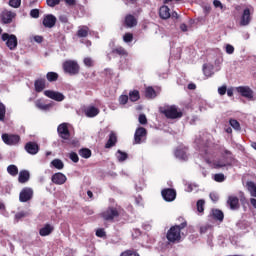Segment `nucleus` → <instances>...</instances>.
Masks as SVG:
<instances>
[{
    "instance_id": "obj_60",
    "label": "nucleus",
    "mask_w": 256,
    "mask_h": 256,
    "mask_svg": "<svg viewBox=\"0 0 256 256\" xmlns=\"http://www.w3.org/2000/svg\"><path fill=\"white\" fill-rule=\"evenodd\" d=\"M180 29H181V31H183V33H187V31H188L187 24L182 23V24L180 25Z\"/></svg>"
},
{
    "instance_id": "obj_5",
    "label": "nucleus",
    "mask_w": 256,
    "mask_h": 256,
    "mask_svg": "<svg viewBox=\"0 0 256 256\" xmlns=\"http://www.w3.org/2000/svg\"><path fill=\"white\" fill-rule=\"evenodd\" d=\"M2 41H6V47H8L10 51H15L17 49L18 41L17 36L14 34L3 33Z\"/></svg>"
},
{
    "instance_id": "obj_33",
    "label": "nucleus",
    "mask_w": 256,
    "mask_h": 256,
    "mask_svg": "<svg viewBox=\"0 0 256 256\" xmlns=\"http://www.w3.org/2000/svg\"><path fill=\"white\" fill-rule=\"evenodd\" d=\"M7 173H9L11 177H17V175H19V168L15 164H11L7 167Z\"/></svg>"
},
{
    "instance_id": "obj_62",
    "label": "nucleus",
    "mask_w": 256,
    "mask_h": 256,
    "mask_svg": "<svg viewBox=\"0 0 256 256\" xmlns=\"http://www.w3.org/2000/svg\"><path fill=\"white\" fill-rule=\"evenodd\" d=\"M34 41L36 43H43V38H42V36H35L34 37Z\"/></svg>"
},
{
    "instance_id": "obj_37",
    "label": "nucleus",
    "mask_w": 256,
    "mask_h": 256,
    "mask_svg": "<svg viewBox=\"0 0 256 256\" xmlns=\"http://www.w3.org/2000/svg\"><path fill=\"white\" fill-rule=\"evenodd\" d=\"M118 155H117V159L120 163H123V161H127L129 155L126 152H123L121 150L117 151Z\"/></svg>"
},
{
    "instance_id": "obj_56",
    "label": "nucleus",
    "mask_w": 256,
    "mask_h": 256,
    "mask_svg": "<svg viewBox=\"0 0 256 256\" xmlns=\"http://www.w3.org/2000/svg\"><path fill=\"white\" fill-rule=\"evenodd\" d=\"M210 199L213 201V203H217V201H219V195L215 192H211Z\"/></svg>"
},
{
    "instance_id": "obj_51",
    "label": "nucleus",
    "mask_w": 256,
    "mask_h": 256,
    "mask_svg": "<svg viewBox=\"0 0 256 256\" xmlns=\"http://www.w3.org/2000/svg\"><path fill=\"white\" fill-rule=\"evenodd\" d=\"M48 7H56V5H59L61 3V0H46Z\"/></svg>"
},
{
    "instance_id": "obj_18",
    "label": "nucleus",
    "mask_w": 256,
    "mask_h": 256,
    "mask_svg": "<svg viewBox=\"0 0 256 256\" xmlns=\"http://www.w3.org/2000/svg\"><path fill=\"white\" fill-rule=\"evenodd\" d=\"M51 180L55 185H64V183L67 182V176L61 172H58L52 175Z\"/></svg>"
},
{
    "instance_id": "obj_17",
    "label": "nucleus",
    "mask_w": 256,
    "mask_h": 256,
    "mask_svg": "<svg viewBox=\"0 0 256 256\" xmlns=\"http://www.w3.org/2000/svg\"><path fill=\"white\" fill-rule=\"evenodd\" d=\"M174 155L177 159L181 161H187L189 157L187 156V148L183 146H179L176 148Z\"/></svg>"
},
{
    "instance_id": "obj_25",
    "label": "nucleus",
    "mask_w": 256,
    "mask_h": 256,
    "mask_svg": "<svg viewBox=\"0 0 256 256\" xmlns=\"http://www.w3.org/2000/svg\"><path fill=\"white\" fill-rule=\"evenodd\" d=\"M159 15L161 19H169L171 17V9L168 6H161L159 9Z\"/></svg>"
},
{
    "instance_id": "obj_24",
    "label": "nucleus",
    "mask_w": 256,
    "mask_h": 256,
    "mask_svg": "<svg viewBox=\"0 0 256 256\" xmlns=\"http://www.w3.org/2000/svg\"><path fill=\"white\" fill-rule=\"evenodd\" d=\"M29 179H31V174L29 173V171L27 170H21L19 172V176H18V182L19 183H27V181H29Z\"/></svg>"
},
{
    "instance_id": "obj_55",
    "label": "nucleus",
    "mask_w": 256,
    "mask_h": 256,
    "mask_svg": "<svg viewBox=\"0 0 256 256\" xmlns=\"http://www.w3.org/2000/svg\"><path fill=\"white\" fill-rule=\"evenodd\" d=\"M30 16L33 17V19H39V9H32Z\"/></svg>"
},
{
    "instance_id": "obj_26",
    "label": "nucleus",
    "mask_w": 256,
    "mask_h": 256,
    "mask_svg": "<svg viewBox=\"0 0 256 256\" xmlns=\"http://www.w3.org/2000/svg\"><path fill=\"white\" fill-rule=\"evenodd\" d=\"M76 35L79 37V39H85V37H89V28L87 26L78 27Z\"/></svg>"
},
{
    "instance_id": "obj_21",
    "label": "nucleus",
    "mask_w": 256,
    "mask_h": 256,
    "mask_svg": "<svg viewBox=\"0 0 256 256\" xmlns=\"http://www.w3.org/2000/svg\"><path fill=\"white\" fill-rule=\"evenodd\" d=\"M55 231V227H53L51 224H45L43 228L39 230V235L41 237H47L51 235Z\"/></svg>"
},
{
    "instance_id": "obj_57",
    "label": "nucleus",
    "mask_w": 256,
    "mask_h": 256,
    "mask_svg": "<svg viewBox=\"0 0 256 256\" xmlns=\"http://www.w3.org/2000/svg\"><path fill=\"white\" fill-rule=\"evenodd\" d=\"M218 93L219 95H225V93H227V86H221L218 88Z\"/></svg>"
},
{
    "instance_id": "obj_9",
    "label": "nucleus",
    "mask_w": 256,
    "mask_h": 256,
    "mask_svg": "<svg viewBox=\"0 0 256 256\" xmlns=\"http://www.w3.org/2000/svg\"><path fill=\"white\" fill-rule=\"evenodd\" d=\"M33 190L30 187H24L19 194L20 203H27L33 199Z\"/></svg>"
},
{
    "instance_id": "obj_63",
    "label": "nucleus",
    "mask_w": 256,
    "mask_h": 256,
    "mask_svg": "<svg viewBox=\"0 0 256 256\" xmlns=\"http://www.w3.org/2000/svg\"><path fill=\"white\" fill-rule=\"evenodd\" d=\"M23 217H25L24 212H20V213H17V214L15 215V218H16V219H23Z\"/></svg>"
},
{
    "instance_id": "obj_4",
    "label": "nucleus",
    "mask_w": 256,
    "mask_h": 256,
    "mask_svg": "<svg viewBox=\"0 0 256 256\" xmlns=\"http://www.w3.org/2000/svg\"><path fill=\"white\" fill-rule=\"evenodd\" d=\"M63 69L68 75H78L80 67L75 60H66L63 63Z\"/></svg>"
},
{
    "instance_id": "obj_6",
    "label": "nucleus",
    "mask_w": 256,
    "mask_h": 256,
    "mask_svg": "<svg viewBox=\"0 0 256 256\" xmlns=\"http://www.w3.org/2000/svg\"><path fill=\"white\" fill-rule=\"evenodd\" d=\"M2 141L5 143V145H18L19 142L21 141V137L17 134H7L4 133L2 134Z\"/></svg>"
},
{
    "instance_id": "obj_38",
    "label": "nucleus",
    "mask_w": 256,
    "mask_h": 256,
    "mask_svg": "<svg viewBox=\"0 0 256 256\" xmlns=\"http://www.w3.org/2000/svg\"><path fill=\"white\" fill-rule=\"evenodd\" d=\"M197 211L198 213H204L205 212V200L200 199L196 203Z\"/></svg>"
},
{
    "instance_id": "obj_42",
    "label": "nucleus",
    "mask_w": 256,
    "mask_h": 256,
    "mask_svg": "<svg viewBox=\"0 0 256 256\" xmlns=\"http://www.w3.org/2000/svg\"><path fill=\"white\" fill-rule=\"evenodd\" d=\"M114 55H127V51L124 50L123 47H118L112 50Z\"/></svg>"
},
{
    "instance_id": "obj_23",
    "label": "nucleus",
    "mask_w": 256,
    "mask_h": 256,
    "mask_svg": "<svg viewBox=\"0 0 256 256\" xmlns=\"http://www.w3.org/2000/svg\"><path fill=\"white\" fill-rule=\"evenodd\" d=\"M117 145V134L115 132H110L109 139L105 144V149H111V147H115Z\"/></svg>"
},
{
    "instance_id": "obj_58",
    "label": "nucleus",
    "mask_w": 256,
    "mask_h": 256,
    "mask_svg": "<svg viewBox=\"0 0 256 256\" xmlns=\"http://www.w3.org/2000/svg\"><path fill=\"white\" fill-rule=\"evenodd\" d=\"M213 5H214V7H216V8L223 9V4H222L221 1H219V0H214V1H213Z\"/></svg>"
},
{
    "instance_id": "obj_11",
    "label": "nucleus",
    "mask_w": 256,
    "mask_h": 256,
    "mask_svg": "<svg viewBox=\"0 0 256 256\" xmlns=\"http://www.w3.org/2000/svg\"><path fill=\"white\" fill-rule=\"evenodd\" d=\"M161 195L164 201L171 203V201H175L177 198V191H175L173 188H166L161 191Z\"/></svg>"
},
{
    "instance_id": "obj_14",
    "label": "nucleus",
    "mask_w": 256,
    "mask_h": 256,
    "mask_svg": "<svg viewBox=\"0 0 256 256\" xmlns=\"http://www.w3.org/2000/svg\"><path fill=\"white\" fill-rule=\"evenodd\" d=\"M251 9L246 8L243 10V13L240 18V26L241 27H247L249 23H251Z\"/></svg>"
},
{
    "instance_id": "obj_20",
    "label": "nucleus",
    "mask_w": 256,
    "mask_h": 256,
    "mask_svg": "<svg viewBox=\"0 0 256 256\" xmlns=\"http://www.w3.org/2000/svg\"><path fill=\"white\" fill-rule=\"evenodd\" d=\"M124 25L128 29H131L132 27L137 26V18H135V16H133L131 14L126 15L125 20H124Z\"/></svg>"
},
{
    "instance_id": "obj_8",
    "label": "nucleus",
    "mask_w": 256,
    "mask_h": 256,
    "mask_svg": "<svg viewBox=\"0 0 256 256\" xmlns=\"http://www.w3.org/2000/svg\"><path fill=\"white\" fill-rule=\"evenodd\" d=\"M237 93L241 95V97H244L245 99H248L249 101H253V97L255 93L249 86H238L236 87Z\"/></svg>"
},
{
    "instance_id": "obj_36",
    "label": "nucleus",
    "mask_w": 256,
    "mask_h": 256,
    "mask_svg": "<svg viewBox=\"0 0 256 256\" xmlns=\"http://www.w3.org/2000/svg\"><path fill=\"white\" fill-rule=\"evenodd\" d=\"M91 150L89 148H82L79 150L80 157H83V159H89L91 157Z\"/></svg>"
},
{
    "instance_id": "obj_35",
    "label": "nucleus",
    "mask_w": 256,
    "mask_h": 256,
    "mask_svg": "<svg viewBox=\"0 0 256 256\" xmlns=\"http://www.w3.org/2000/svg\"><path fill=\"white\" fill-rule=\"evenodd\" d=\"M46 79L50 83H53V82L57 81V79H59V74H57V72H48L46 74Z\"/></svg>"
},
{
    "instance_id": "obj_28",
    "label": "nucleus",
    "mask_w": 256,
    "mask_h": 256,
    "mask_svg": "<svg viewBox=\"0 0 256 256\" xmlns=\"http://www.w3.org/2000/svg\"><path fill=\"white\" fill-rule=\"evenodd\" d=\"M35 106L37 109H40L41 111H49L51 107H53L52 104H45L41 99L36 100Z\"/></svg>"
},
{
    "instance_id": "obj_32",
    "label": "nucleus",
    "mask_w": 256,
    "mask_h": 256,
    "mask_svg": "<svg viewBox=\"0 0 256 256\" xmlns=\"http://www.w3.org/2000/svg\"><path fill=\"white\" fill-rule=\"evenodd\" d=\"M247 190L249 191L251 197H256V184L253 181L246 182Z\"/></svg>"
},
{
    "instance_id": "obj_53",
    "label": "nucleus",
    "mask_w": 256,
    "mask_h": 256,
    "mask_svg": "<svg viewBox=\"0 0 256 256\" xmlns=\"http://www.w3.org/2000/svg\"><path fill=\"white\" fill-rule=\"evenodd\" d=\"M226 53L228 55H233V53H235V47H233V45H231V44H227L226 45Z\"/></svg>"
},
{
    "instance_id": "obj_46",
    "label": "nucleus",
    "mask_w": 256,
    "mask_h": 256,
    "mask_svg": "<svg viewBox=\"0 0 256 256\" xmlns=\"http://www.w3.org/2000/svg\"><path fill=\"white\" fill-rule=\"evenodd\" d=\"M9 5L14 9H19L21 7V0H9Z\"/></svg>"
},
{
    "instance_id": "obj_49",
    "label": "nucleus",
    "mask_w": 256,
    "mask_h": 256,
    "mask_svg": "<svg viewBox=\"0 0 256 256\" xmlns=\"http://www.w3.org/2000/svg\"><path fill=\"white\" fill-rule=\"evenodd\" d=\"M5 120V105L0 103V121Z\"/></svg>"
},
{
    "instance_id": "obj_2",
    "label": "nucleus",
    "mask_w": 256,
    "mask_h": 256,
    "mask_svg": "<svg viewBox=\"0 0 256 256\" xmlns=\"http://www.w3.org/2000/svg\"><path fill=\"white\" fill-rule=\"evenodd\" d=\"M161 115H164L166 119H181L183 117V111L177 105H166L159 108Z\"/></svg>"
},
{
    "instance_id": "obj_7",
    "label": "nucleus",
    "mask_w": 256,
    "mask_h": 256,
    "mask_svg": "<svg viewBox=\"0 0 256 256\" xmlns=\"http://www.w3.org/2000/svg\"><path fill=\"white\" fill-rule=\"evenodd\" d=\"M57 133L60 139H63L64 141H69V139H71V132L69 131V126L67 123L58 125Z\"/></svg>"
},
{
    "instance_id": "obj_29",
    "label": "nucleus",
    "mask_w": 256,
    "mask_h": 256,
    "mask_svg": "<svg viewBox=\"0 0 256 256\" xmlns=\"http://www.w3.org/2000/svg\"><path fill=\"white\" fill-rule=\"evenodd\" d=\"M145 97L146 99H155L157 97V92L152 86H148L145 89Z\"/></svg>"
},
{
    "instance_id": "obj_1",
    "label": "nucleus",
    "mask_w": 256,
    "mask_h": 256,
    "mask_svg": "<svg viewBox=\"0 0 256 256\" xmlns=\"http://www.w3.org/2000/svg\"><path fill=\"white\" fill-rule=\"evenodd\" d=\"M187 227V221L180 223L179 225L171 226L166 233V239L169 243H179L181 241V231Z\"/></svg>"
},
{
    "instance_id": "obj_52",
    "label": "nucleus",
    "mask_w": 256,
    "mask_h": 256,
    "mask_svg": "<svg viewBox=\"0 0 256 256\" xmlns=\"http://www.w3.org/2000/svg\"><path fill=\"white\" fill-rule=\"evenodd\" d=\"M123 40L125 43H131V41H133V34L131 33H126L124 36H123Z\"/></svg>"
},
{
    "instance_id": "obj_44",
    "label": "nucleus",
    "mask_w": 256,
    "mask_h": 256,
    "mask_svg": "<svg viewBox=\"0 0 256 256\" xmlns=\"http://www.w3.org/2000/svg\"><path fill=\"white\" fill-rule=\"evenodd\" d=\"M229 123L231 127H233V129H236V131H239V129H241V124H239V121L235 119H230Z\"/></svg>"
},
{
    "instance_id": "obj_19",
    "label": "nucleus",
    "mask_w": 256,
    "mask_h": 256,
    "mask_svg": "<svg viewBox=\"0 0 256 256\" xmlns=\"http://www.w3.org/2000/svg\"><path fill=\"white\" fill-rule=\"evenodd\" d=\"M25 150L30 155H37L39 153V145L35 142H28L25 145Z\"/></svg>"
},
{
    "instance_id": "obj_61",
    "label": "nucleus",
    "mask_w": 256,
    "mask_h": 256,
    "mask_svg": "<svg viewBox=\"0 0 256 256\" xmlns=\"http://www.w3.org/2000/svg\"><path fill=\"white\" fill-rule=\"evenodd\" d=\"M66 5H69L70 7H73L75 5L76 1L75 0H64Z\"/></svg>"
},
{
    "instance_id": "obj_64",
    "label": "nucleus",
    "mask_w": 256,
    "mask_h": 256,
    "mask_svg": "<svg viewBox=\"0 0 256 256\" xmlns=\"http://www.w3.org/2000/svg\"><path fill=\"white\" fill-rule=\"evenodd\" d=\"M250 203L254 209H256V199L255 198H250Z\"/></svg>"
},
{
    "instance_id": "obj_43",
    "label": "nucleus",
    "mask_w": 256,
    "mask_h": 256,
    "mask_svg": "<svg viewBox=\"0 0 256 256\" xmlns=\"http://www.w3.org/2000/svg\"><path fill=\"white\" fill-rule=\"evenodd\" d=\"M214 181H216V183H223V181H225V174L223 173L215 174Z\"/></svg>"
},
{
    "instance_id": "obj_12",
    "label": "nucleus",
    "mask_w": 256,
    "mask_h": 256,
    "mask_svg": "<svg viewBox=\"0 0 256 256\" xmlns=\"http://www.w3.org/2000/svg\"><path fill=\"white\" fill-rule=\"evenodd\" d=\"M1 20L4 25H9L10 23H13V19L17 17V14L15 12H11L9 10H4L1 15Z\"/></svg>"
},
{
    "instance_id": "obj_54",
    "label": "nucleus",
    "mask_w": 256,
    "mask_h": 256,
    "mask_svg": "<svg viewBox=\"0 0 256 256\" xmlns=\"http://www.w3.org/2000/svg\"><path fill=\"white\" fill-rule=\"evenodd\" d=\"M84 65H86V67H93V59L89 57L84 58Z\"/></svg>"
},
{
    "instance_id": "obj_10",
    "label": "nucleus",
    "mask_w": 256,
    "mask_h": 256,
    "mask_svg": "<svg viewBox=\"0 0 256 256\" xmlns=\"http://www.w3.org/2000/svg\"><path fill=\"white\" fill-rule=\"evenodd\" d=\"M145 139H147V129L144 127H138L134 134V141L136 145H141Z\"/></svg>"
},
{
    "instance_id": "obj_34",
    "label": "nucleus",
    "mask_w": 256,
    "mask_h": 256,
    "mask_svg": "<svg viewBox=\"0 0 256 256\" xmlns=\"http://www.w3.org/2000/svg\"><path fill=\"white\" fill-rule=\"evenodd\" d=\"M203 74L205 75V77H211L213 75V66L204 64L203 65Z\"/></svg>"
},
{
    "instance_id": "obj_22",
    "label": "nucleus",
    "mask_w": 256,
    "mask_h": 256,
    "mask_svg": "<svg viewBox=\"0 0 256 256\" xmlns=\"http://www.w3.org/2000/svg\"><path fill=\"white\" fill-rule=\"evenodd\" d=\"M45 87H46L45 78H39V79L35 80L34 89H35L36 93H41L42 91H44Z\"/></svg>"
},
{
    "instance_id": "obj_13",
    "label": "nucleus",
    "mask_w": 256,
    "mask_h": 256,
    "mask_svg": "<svg viewBox=\"0 0 256 256\" xmlns=\"http://www.w3.org/2000/svg\"><path fill=\"white\" fill-rule=\"evenodd\" d=\"M44 95L49 99H53L54 101H58V102L65 100V95H63V93L55 92L53 90H45Z\"/></svg>"
},
{
    "instance_id": "obj_39",
    "label": "nucleus",
    "mask_w": 256,
    "mask_h": 256,
    "mask_svg": "<svg viewBox=\"0 0 256 256\" xmlns=\"http://www.w3.org/2000/svg\"><path fill=\"white\" fill-rule=\"evenodd\" d=\"M51 165H53L55 169H58V170H61L63 169V167H65V164H63V161H61V159H54L51 162Z\"/></svg>"
},
{
    "instance_id": "obj_59",
    "label": "nucleus",
    "mask_w": 256,
    "mask_h": 256,
    "mask_svg": "<svg viewBox=\"0 0 256 256\" xmlns=\"http://www.w3.org/2000/svg\"><path fill=\"white\" fill-rule=\"evenodd\" d=\"M222 155L226 156V157H231V155H233V152L229 151L227 149H224L223 152H222Z\"/></svg>"
},
{
    "instance_id": "obj_40",
    "label": "nucleus",
    "mask_w": 256,
    "mask_h": 256,
    "mask_svg": "<svg viewBox=\"0 0 256 256\" xmlns=\"http://www.w3.org/2000/svg\"><path fill=\"white\" fill-rule=\"evenodd\" d=\"M212 167H213V169H222V167H227V163H225L221 160L214 161L212 163Z\"/></svg>"
},
{
    "instance_id": "obj_45",
    "label": "nucleus",
    "mask_w": 256,
    "mask_h": 256,
    "mask_svg": "<svg viewBox=\"0 0 256 256\" xmlns=\"http://www.w3.org/2000/svg\"><path fill=\"white\" fill-rule=\"evenodd\" d=\"M118 101H119L120 105H127V103L129 102V96L128 95H120L118 98Z\"/></svg>"
},
{
    "instance_id": "obj_48",
    "label": "nucleus",
    "mask_w": 256,
    "mask_h": 256,
    "mask_svg": "<svg viewBox=\"0 0 256 256\" xmlns=\"http://www.w3.org/2000/svg\"><path fill=\"white\" fill-rule=\"evenodd\" d=\"M69 159H71V161H73V163H79V155H77L76 152H71L69 154Z\"/></svg>"
},
{
    "instance_id": "obj_3",
    "label": "nucleus",
    "mask_w": 256,
    "mask_h": 256,
    "mask_svg": "<svg viewBox=\"0 0 256 256\" xmlns=\"http://www.w3.org/2000/svg\"><path fill=\"white\" fill-rule=\"evenodd\" d=\"M120 215H121V207L110 206L100 214V217L104 221H109L110 223H113V221L119 218Z\"/></svg>"
},
{
    "instance_id": "obj_41",
    "label": "nucleus",
    "mask_w": 256,
    "mask_h": 256,
    "mask_svg": "<svg viewBox=\"0 0 256 256\" xmlns=\"http://www.w3.org/2000/svg\"><path fill=\"white\" fill-rule=\"evenodd\" d=\"M120 256H140V255H139V253H137V251L132 249V250H126V251L122 252L120 254Z\"/></svg>"
},
{
    "instance_id": "obj_15",
    "label": "nucleus",
    "mask_w": 256,
    "mask_h": 256,
    "mask_svg": "<svg viewBox=\"0 0 256 256\" xmlns=\"http://www.w3.org/2000/svg\"><path fill=\"white\" fill-rule=\"evenodd\" d=\"M227 205L230 207L231 211H238L241 204H239V198L237 196H229L227 199Z\"/></svg>"
},
{
    "instance_id": "obj_47",
    "label": "nucleus",
    "mask_w": 256,
    "mask_h": 256,
    "mask_svg": "<svg viewBox=\"0 0 256 256\" xmlns=\"http://www.w3.org/2000/svg\"><path fill=\"white\" fill-rule=\"evenodd\" d=\"M96 237H100V238L107 237V232H105V229L99 228L96 230Z\"/></svg>"
},
{
    "instance_id": "obj_27",
    "label": "nucleus",
    "mask_w": 256,
    "mask_h": 256,
    "mask_svg": "<svg viewBox=\"0 0 256 256\" xmlns=\"http://www.w3.org/2000/svg\"><path fill=\"white\" fill-rule=\"evenodd\" d=\"M212 217L216 221L223 223V219H225V214L220 209H213L212 210Z\"/></svg>"
},
{
    "instance_id": "obj_16",
    "label": "nucleus",
    "mask_w": 256,
    "mask_h": 256,
    "mask_svg": "<svg viewBox=\"0 0 256 256\" xmlns=\"http://www.w3.org/2000/svg\"><path fill=\"white\" fill-rule=\"evenodd\" d=\"M42 23L44 27H47L48 29H52V27H55V24L57 23V17H55L53 14H48L44 16Z\"/></svg>"
},
{
    "instance_id": "obj_30",
    "label": "nucleus",
    "mask_w": 256,
    "mask_h": 256,
    "mask_svg": "<svg viewBox=\"0 0 256 256\" xmlns=\"http://www.w3.org/2000/svg\"><path fill=\"white\" fill-rule=\"evenodd\" d=\"M98 113H99V109L96 108L95 106H91L87 108L85 111L86 117H90V118L97 117Z\"/></svg>"
},
{
    "instance_id": "obj_50",
    "label": "nucleus",
    "mask_w": 256,
    "mask_h": 256,
    "mask_svg": "<svg viewBox=\"0 0 256 256\" xmlns=\"http://www.w3.org/2000/svg\"><path fill=\"white\" fill-rule=\"evenodd\" d=\"M140 125H147V116L145 114H140L138 117Z\"/></svg>"
},
{
    "instance_id": "obj_31",
    "label": "nucleus",
    "mask_w": 256,
    "mask_h": 256,
    "mask_svg": "<svg viewBox=\"0 0 256 256\" xmlns=\"http://www.w3.org/2000/svg\"><path fill=\"white\" fill-rule=\"evenodd\" d=\"M132 103H135L141 99V94L139 93V90H132L129 92V98Z\"/></svg>"
}]
</instances>
